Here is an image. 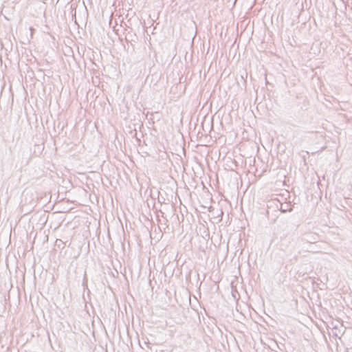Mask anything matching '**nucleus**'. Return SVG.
Here are the masks:
<instances>
[{
  "mask_svg": "<svg viewBox=\"0 0 352 352\" xmlns=\"http://www.w3.org/2000/svg\"><path fill=\"white\" fill-rule=\"evenodd\" d=\"M30 30L32 32V31L34 30V28H32V27H30Z\"/></svg>",
  "mask_w": 352,
  "mask_h": 352,
  "instance_id": "1",
  "label": "nucleus"
}]
</instances>
